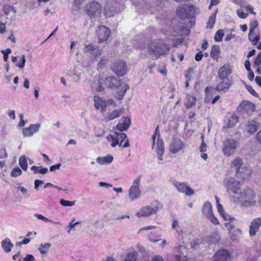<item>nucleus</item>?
Listing matches in <instances>:
<instances>
[{
	"label": "nucleus",
	"instance_id": "obj_42",
	"mask_svg": "<svg viewBox=\"0 0 261 261\" xmlns=\"http://www.w3.org/2000/svg\"><path fill=\"white\" fill-rule=\"evenodd\" d=\"M34 216L36 217L38 219L41 220L44 222H49L53 223H54L55 224H60L59 222H54L53 220L49 219L48 218L43 216V215L36 213L34 214Z\"/></svg>",
	"mask_w": 261,
	"mask_h": 261
},
{
	"label": "nucleus",
	"instance_id": "obj_63",
	"mask_svg": "<svg viewBox=\"0 0 261 261\" xmlns=\"http://www.w3.org/2000/svg\"><path fill=\"white\" fill-rule=\"evenodd\" d=\"M135 46L139 48L141 50H143L145 48L146 43L144 41L141 42L140 43H138L136 44H135Z\"/></svg>",
	"mask_w": 261,
	"mask_h": 261
},
{
	"label": "nucleus",
	"instance_id": "obj_22",
	"mask_svg": "<svg viewBox=\"0 0 261 261\" xmlns=\"http://www.w3.org/2000/svg\"><path fill=\"white\" fill-rule=\"evenodd\" d=\"M131 124L130 119L128 117H122L117 124L116 128L120 132L127 130Z\"/></svg>",
	"mask_w": 261,
	"mask_h": 261
},
{
	"label": "nucleus",
	"instance_id": "obj_64",
	"mask_svg": "<svg viewBox=\"0 0 261 261\" xmlns=\"http://www.w3.org/2000/svg\"><path fill=\"white\" fill-rule=\"evenodd\" d=\"M35 259L34 256L32 254H27L23 258V261H35Z\"/></svg>",
	"mask_w": 261,
	"mask_h": 261
},
{
	"label": "nucleus",
	"instance_id": "obj_26",
	"mask_svg": "<svg viewBox=\"0 0 261 261\" xmlns=\"http://www.w3.org/2000/svg\"><path fill=\"white\" fill-rule=\"evenodd\" d=\"M202 212L206 218L211 214H213L212 205L210 202L207 201L204 203L202 208Z\"/></svg>",
	"mask_w": 261,
	"mask_h": 261
},
{
	"label": "nucleus",
	"instance_id": "obj_7",
	"mask_svg": "<svg viewBox=\"0 0 261 261\" xmlns=\"http://www.w3.org/2000/svg\"><path fill=\"white\" fill-rule=\"evenodd\" d=\"M85 10L87 14L93 18L100 15L102 12V7L98 2L93 1L86 5Z\"/></svg>",
	"mask_w": 261,
	"mask_h": 261
},
{
	"label": "nucleus",
	"instance_id": "obj_62",
	"mask_svg": "<svg viewBox=\"0 0 261 261\" xmlns=\"http://www.w3.org/2000/svg\"><path fill=\"white\" fill-rule=\"evenodd\" d=\"M254 64L257 66L261 64V52H260L256 57L254 61Z\"/></svg>",
	"mask_w": 261,
	"mask_h": 261
},
{
	"label": "nucleus",
	"instance_id": "obj_10",
	"mask_svg": "<svg viewBox=\"0 0 261 261\" xmlns=\"http://www.w3.org/2000/svg\"><path fill=\"white\" fill-rule=\"evenodd\" d=\"M238 145V142L233 139H228L224 142L223 151L227 156L233 154Z\"/></svg>",
	"mask_w": 261,
	"mask_h": 261
},
{
	"label": "nucleus",
	"instance_id": "obj_17",
	"mask_svg": "<svg viewBox=\"0 0 261 261\" xmlns=\"http://www.w3.org/2000/svg\"><path fill=\"white\" fill-rule=\"evenodd\" d=\"M174 186L178 192L185 193L186 195H192L194 194V191L187 185L185 182L176 181Z\"/></svg>",
	"mask_w": 261,
	"mask_h": 261
},
{
	"label": "nucleus",
	"instance_id": "obj_1",
	"mask_svg": "<svg viewBox=\"0 0 261 261\" xmlns=\"http://www.w3.org/2000/svg\"><path fill=\"white\" fill-rule=\"evenodd\" d=\"M103 84L108 88H118L120 87V90L117 92L116 98L121 100L129 88L128 85L126 83H121L120 81L113 76L106 78L103 81Z\"/></svg>",
	"mask_w": 261,
	"mask_h": 261
},
{
	"label": "nucleus",
	"instance_id": "obj_24",
	"mask_svg": "<svg viewBox=\"0 0 261 261\" xmlns=\"http://www.w3.org/2000/svg\"><path fill=\"white\" fill-rule=\"evenodd\" d=\"M114 135L117 136V137H119V141L120 142L119 146L122 145V142L126 140L124 144L123 145V147H128L129 146V143L128 140L127 139V136L124 133H117L116 132H114Z\"/></svg>",
	"mask_w": 261,
	"mask_h": 261
},
{
	"label": "nucleus",
	"instance_id": "obj_21",
	"mask_svg": "<svg viewBox=\"0 0 261 261\" xmlns=\"http://www.w3.org/2000/svg\"><path fill=\"white\" fill-rule=\"evenodd\" d=\"M232 69L229 64H225L219 70L218 76L220 80H228V77L231 73Z\"/></svg>",
	"mask_w": 261,
	"mask_h": 261
},
{
	"label": "nucleus",
	"instance_id": "obj_35",
	"mask_svg": "<svg viewBox=\"0 0 261 261\" xmlns=\"http://www.w3.org/2000/svg\"><path fill=\"white\" fill-rule=\"evenodd\" d=\"M187 101L185 105L187 108H190L195 105L196 101V97L190 95H187L186 96Z\"/></svg>",
	"mask_w": 261,
	"mask_h": 261
},
{
	"label": "nucleus",
	"instance_id": "obj_25",
	"mask_svg": "<svg viewBox=\"0 0 261 261\" xmlns=\"http://www.w3.org/2000/svg\"><path fill=\"white\" fill-rule=\"evenodd\" d=\"M1 245L4 251L6 253L10 252L13 247V244L8 238H6L2 241Z\"/></svg>",
	"mask_w": 261,
	"mask_h": 261
},
{
	"label": "nucleus",
	"instance_id": "obj_55",
	"mask_svg": "<svg viewBox=\"0 0 261 261\" xmlns=\"http://www.w3.org/2000/svg\"><path fill=\"white\" fill-rule=\"evenodd\" d=\"M8 157V153L5 148L0 149V159H6Z\"/></svg>",
	"mask_w": 261,
	"mask_h": 261
},
{
	"label": "nucleus",
	"instance_id": "obj_58",
	"mask_svg": "<svg viewBox=\"0 0 261 261\" xmlns=\"http://www.w3.org/2000/svg\"><path fill=\"white\" fill-rule=\"evenodd\" d=\"M237 13L239 17L241 18H246L248 16V14L244 12L242 9L238 10Z\"/></svg>",
	"mask_w": 261,
	"mask_h": 261
},
{
	"label": "nucleus",
	"instance_id": "obj_46",
	"mask_svg": "<svg viewBox=\"0 0 261 261\" xmlns=\"http://www.w3.org/2000/svg\"><path fill=\"white\" fill-rule=\"evenodd\" d=\"M224 35V33L222 30H218L214 36L215 40L217 42L221 41L222 40Z\"/></svg>",
	"mask_w": 261,
	"mask_h": 261
},
{
	"label": "nucleus",
	"instance_id": "obj_52",
	"mask_svg": "<svg viewBox=\"0 0 261 261\" xmlns=\"http://www.w3.org/2000/svg\"><path fill=\"white\" fill-rule=\"evenodd\" d=\"M246 88L248 91V92L252 95L255 97L258 96V94L255 91V90L253 89L251 86L246 85Z\"/></svg>",
	"mask_w": 261,
	"mask_h": 261
},
{
	"label": "nucleus",
	"instance_id": "obj_31",
	"mask_svg": "<svg viewBox=\"0 0 261 261\" xmlns=\"http://www.w3.org/2000/svg\"><path fill=\"white\" fill-rule=\"evenodd\" d=\"M124 109L123 108L115 110L109 115L108 118L109 120H113L116 118L119 117L122 114L124 113Z\"/></svg>",
	"mask_w": 261,
	"mask_h": 261
},
{
	"label": "nucleus",
	"instance_id": "obj_60",
	"mask_svg": "<svg viewBox=\"0 0 261 261\" xmlns=\"http://www.w3.org/2000/svg\"><path fill=\"white\" fill-rule=\"evenodd\" d=\"M44 183V181L42 180L36 179L34 181V188L36 190L38 191L39 190V187L40 186L42 185Z\"/></svg>",
	"mask_w": 261,
	"mask_h": 261
},
{
	"label": "nucleus",
	"instance_id": "obj_9",
	"mask_svg": "<svg viewBox=\"0 0 261 261\" xmlns=\"http://www.w3.org/2000/svg\"><path fill=\"white\" fill-rule=\"evenodd\" d=\"M140 185V177H138L135 179L132 186L128 190L129 197L131 200H134L139 197L141 194L139 188Z\"/></svg>",
	"mask_w": 261,
	"mask_h": 261
},
{
	"label": "nucleus",
	"instance_id": "obj_40",
	"mask_svg": "<svg viewBox=\"0 0 261 261\" xmlns=\"http://www.w3.org/2000/svg\"><path fill=\"white\" fill-rule=\"evenodd\" d=\"M138 255V253L133 251L132 252L129 253L127 254V256L125 257V261H136V258Z\"/></svg>",
	"mask_w": 261,
	"mask_h": 261
},
{
	"label": "nucleus",
	"instance_id": "obj_12",
	"mask_svg": "<svg viewBox=\"0 0 261 261\" xmlns=\"http://www.w3.org/2000/svg\"><path fill=\"white\" fill-rule=\"evenodd\" d=\"M225 188L227 192L230 191L234 194H238L240 189V182L233 177H230L224 180Z\"/></svg>",
	"mask_w": 261,
	"mask_h": 261
},
{
	"label": "nucleus",
	"instance_id": "obj_29",
	"mask_svg": "<svg viewBox=\"0 0 261 261\" xmlns=\"http://www.w3.org/2000/svg\"><path fill=\"white\" fill-rule=\"evenodd\" d=\"M248 132L250 134L255 133L259 127V124L256 121L252 120L248 122Z\"/></svg>",
	"mask_w": 261,
	"mask_h": 261
},
{
	"label": "nucleus",
	"instance_id": "obj_13",
	"mask_svg": "<svg viewBox=\"0 0 261 261\" xmlns=\"http://www.w3.org/2000/svg\"><path fill=\"white\" fill-rule=\"evenodd\" d=\"M159 206L157 205H146L142 207L140 211L137 213L136 215L138 217H149L155 214L159 211Z\"/></svg>",
	"mask_w": 261,
	"mask_h": 261
},
{
	"label": "nucleus",
	"instance_id": "obj_15",
	"mask_svg": "<svg viewBox=\"0 0 261 261\" xmlns=\"http://www.w3.org/2000/svg\"><path fill=\"white\" fill-rule=\"evenodd\" d=\"M231 253L225 249L217 251L213 256V261H231Z\"/></svg>",
	"mask_w": 261,
	"mask_h": 261
},
{
	"label": "nucleus",
	"instance_id": "obj_47",
	"mask_svg": "<svg viewBox=\"0 0 261 261\" xmlns=\"http://www.w3.org/2000/svg\"><path fill=\"white\" fill-rule=\"evenodd\" d=\"M22 174V170L18 167H14L11 172V176L17 177Z\"/></svg>",
	"mask_w": 261,
	"mask_h": 261
},
{
	"label": "nucleus",
	"instance_id": "obj_51",
	"mask_svg": "<svg viewBox=\"0 0 261 261\" xmlns=\"http://www.w3.org/2000/svg\"><path fill=\"white\" fill-rule=\"evenodd\" d=\"M11 52V50L10 48H7L6 50H2L1 53L4 55V60L5 62H7L8 59V55L10 54Z\"/></svg>",
	"mask_w": 261,
	"mask_h": 261
},
{
	"label": "nucleus",
	"instance_id": "obj_43",
	"mask_svg": "<svg viewBox=\"0 0 261 261\" xmlns=\"http://www.w3.org/2000/svg\"><path fill=\"white\" fill-rule=\"evenodd\" d=\"M220 239V237L217 232L212 234L209 236L208 241L212 243H218Z\"/></svg>",
	"mask_w": 261,
	"mask_h": 261
},
{
	"label": "nucleus",
	"instance_id": "obj_37",
	"mask_svg": "<svg viewBox=\"0 0 261 261\" xmlns=\"http://www.w3.org/2000/svg\"><path fill=\"white\" fill-rule=\"evenodd\" d=\"M217 12V11H216V12L212 15H211L208 19V22L207 23L206 28L212 29L214 27V25L216 21V13Z\"/></svg>",
	"mask_w": 261,
	"mask_h": 261
},
{
	"label": "nucleus",
	"instance_id": "obj_39",
	"mask_svg": "<svg viewBox=\"0 0 261 261\" xmlns=\"http://www.w3.org/2000/svg\"><path fill=\"white\" fill-rule=\"evenodd\" d=\"M107 139L109 141L111 140L112 141L111 146L113 147H115L117 145L119 146L120 142L119 141V137H117L116 135L114 136L111 135H109L107 137Z\"/></svg>",
	"mask_w": 261,
	"mask_h": 261
},
{
	"label": "nucleus",
	"instance_id": "obj_53",
	"mask_svg": "<svg viewBox=\"0 0 261 261\" xmlns=\"http://www.w3.org/2000/svg\"><path fill=\"white\" fill-rule=\"evenodd\" d=\"M207 218L214 225H218L219 224V221L213 214L207 217Z\"/></svg>",
	"mask_w": 261,
	"mask_h": 261
},
{
	"label": "nucleus",
	"instance_id": "obj_57",
	"mask_svg": "<svg viewBox=\"0 0 261 261\" xmlns=\"http://www.w3.org/2000/svg\"><path fill=\"white\" fill-rule=\"evenodd\" d=\"M25 63V55H23L21 56V62L16 64V66L20 68H23L24 67Z\"/></svg>",
	"mask_w": 261,
	"mask_h": 261
},
{
	"label": "nucleus",
	"instance_id": "obj_45",
	"mask_svg": "<svg viewBox=\"0 0 261 261\" xmlns=\"http://www.w3.org/2000/svg\"><path fill=\"white\" fill-rule=\"evenodd\" d=\"M96 47L92 44L85 45V48L84 50L85 53H89L92 55V53L95 51Z\"/></svg>",
	"mask_w": 261,
	"mask_h": 261
},
{
	"label": "nucleus",
	"instance_id": "obj_61",
	"mask_svg": "<svg viewBox=\"0 0 261 261\" xmlns=\"http://www.w3.org/2000/svg\"><path fill=\"white\" fill-rule=\"evenodd\" d=\"M222 217L226 221L227 220H233L234 218L231 216L226 214L225 212L221 214Z\"/></svg>",
	"mask_w": 261,
	"mask_h": 261
},
{
	"label": "nucleus",
	"instance_id": "obj_5",
	"mask_svg": "<svg viewBox=\"0 0 261 261\" xmlns=\"http://www.w3.org/2000/svg\"><path fill=\"white\" fill-rule=\"evenodd\" d=\"M152 148L154 147L156 152L158 158L159 159V164H162L163 160V155L165 152L164 143L163 141L160 138L159 126L155 128L154 133L152 137Z\"/></svg>",
	"mask_w": 261,
	"mask_h": 261
},
{
	"label": "nucleus",
	"instance_id": "obj_2",
	"mask_svg": "<svg viewBox=\"0 0 261 261\" xmlns=\"http://www.w3.org/2000/svg\"><path fill=\"white\" fill-rule=\"evenodd\" d=\"M199 13V8L191 4L179 6L176 10V15L181 19L194 18Z\"/></svg>",
	"mask_w": 261,
	"mask_h": 261
},
{
	"label": "nucleus",
	"instance_id": "obj_44",
	"mask_svg": "<svg viewBox=\"0 0 261 261\" xmlns=\"http://www.w3.org/2000/svg\"><path fill=\"white\" fill-rule=\"evenodd\" d=\"M172 227L176 230L178 235H181L182 233L181 229L179 227L178 221L174 220L172 222Z\"/></svg>",
	"mask_w": 261,
	"mask_h": 261
},
{
	"label": "nucleus",
	"instance_id": "obj_19",
	"mask_svg": "<svg viewBox=\"0 0 261 261\" xmlns=\"http://www.w3.org/2000/svg\"><path fill=\"white\" fill-rule=\"evenodd\" d=\"M238 111L243 113L248 114L255 110V105L248 101H243L238 108Z\"/></svg>",
	"mask_w": 261,
	"mask_h": 261
},
{
	"label": "nucleus",
	"instance_id": "obj_18",
	"mask_svg": "<svg viewBox=\"0 0 261 261\" xmlns=\"http://www.w3.org/2000/svg\"><path fill=\"white\" fill-rule=\"evenodd\" d=\"M110 33V30L108 28L104 25L99 26L98 30L97 31V34L99 39L98 42L100 43L107 40L109 37Z\"/></svg>",
	"mask_w": 261,
	"mask_h": 261
},
{
	"label": "nucleus",
	"instance_id": "obj_8",
	"mask_svg": "<svg viewBox=\"0 0 261 261\" xmlns=\"http://www.w3.org/2000/svg\"><path fill=\"white\" fill-rule=\"evenodd\" d=\"M123 9V6L115 1H108L104 9V14L106 17L113 16L115 13L119 12Z\"/></svg>",
	"mask_w": 261,
	"mask_h": 261
},
{
	"label": "nucleus",
	"instance_id": "obj_6",
	"mask_svg": "<svg viewBox=\"0 0 261 261\" xmlns=\"http://www.w3.org/2000/svg\"><path fill=\"white\" fill-rule=\"evenodd\" d=\"M242 199L241 204L244 207H251L255 205L256 201L255 200V193L251 188L244 189L240 193Z\"/></svg>",
	"mask_w": 261,
	"mask_h": 261
},
{
	"label": "nucleus",
	"instance_id": "obj_56",
	"mask_svg": "<svg viewBox=\"0 0 261 261\" xmlns=\"http://www.w3.org/2000/svg\"><path fill=\"white\" fill-rule=\"evenodd\" d=\"M102 54L101 49H100L98 48H96L93 53H92V55H93L95 59L98 58Z\"/></svg>",
	"mask_w": 261,
	"mask_h": 261
},
{
	"label": "nucleus",
	"instance_id": "obj_20",
	"mask_svg": "<svg viewBox=\"0 0 261 261\" xmlns=\"http://www.w3.org/2000/svg\"><path fill=\"white\" fill-rule=\"evenodd\" d=\"M40 126V123L31 124L29 127L22 129L23 136L24 137H32L35 133L39 131Z\"/></svg>",
	"mask_w": 261,
	"mask_h": 261
},
{
	"label": "nucleus",
	"instance_id": "obj_36",
	"mask_svg": "<svg viewBox=\"0 0 261 261\" xmlns=\"http://www.w3.org/2000/svg\"><path fill=\"white\" fill-rule=\"evenodd\" d=\"M50 246L51 244L49 243H42L39 245L38 250L41 254H44L47 253Z\"/></svg>",
	"mask_w": 261,
	"mask_h": 261
},
{
	"label": "nucleus",
	"instance_id": "obj_3",
	"mask_svg": "<svg viewBox=\"0 0 261 261\" xmlns=\"http://www.w3.org/2000/svg\"><path fill=\"white\" fill-rule=\"evenodd\" d=\"M148 50L154 55L163 56L169 53L170 47L162 39H156L148 44Z\"/></svg>",
	"mask_w": 261,
	"mask_h": 261
},
{
	"label": "nucleus",
	"instance_id": "obj_32",
	"mask_svg": "<svg viewBox=\"0 0 261 261\" xmlns=\"http://www.w3.org/2000/svg\"><path fill=\"white\" fill-rule=\"evenodd\" d=\"M113 158L111 155H108L105 157H98L96 159V161L100 165L105 164L111 163L113 161Z\"/></svg>",
	"mask_w": 261,
	"mask_h": 261
},
{
	"label": "nucleus",
	"instance_id": "obj_48",
	"mask_svg": "<svg viewBox=\"0 0 261 261\" xmlns=\"http://www.w3.org/2000/svg\"><path fill=\"white\" fill-rule=\"evenodd\" d=\"M61 205L64 206H71L75 204L74 201H68L62 199L60 201Z\"/></svg>",
	"mask_w": 261,
	"mask_h": 261
},
{
	"label": "nucleus",
	"instance_id": "obj_38",
	"mask_svg": "<svg viewBox=\"0 0 261 261\" xmlns=\"http://www.w3.org/2000/svg\"><path fill=\"white\" fill-rule=\"evenodd\" d=\"M19 164L21 168L26 171L28 169V163L27 158L24 155H21L19 159Z\"/></svg>",
	"mask_w": 261,
	"mask_h": 261
},
{
	"label": "nucleus",
	"instance_id": "obj_27",
	"mask_svg": "<svg viewBox=\"0 0 261 261\" xmlns=\"http://www.w3.org/2000/svg\"><path fill=\"white\" fill-rule=\"evenodd\" d=\"M175 36H182V35H189L190 33V30L187 27L184 26H177L175 28Z\"/></svg>",
	"mask_w": 261,
	"mask_h": 261
},
{
	"label": "nucleus",
	"instance_id": "obj_28",
	"mask_svg": "<svg viewBox=\"0 0 261 261\" xmlns=\"http://www.w3.org/2000/svg\"><path fill=\"white\" fill-rule=\"evenodd\" d=\"M222 81L220 82L216 88V90L218 91H222L228 89L230 86L229 80H221Z\"/></svg>",
	"mask_w": 261,
	"mask_h": 261
},
{
	"label": "nucleus",
	"instance_id": "obj_34",
	"mask_svg": "<svg viewBox=\"0 0 261 261\" xmlns=\"http://www.w3.org/2000/svg\"><path fill=\"white\" fill-rule=\"evenodd\" d=\"M239 121V117L236 115H232L228 119V123L226 124L227 128L233 127Z\"/></svg>",
	"mask_w": 261,
	"mask_h": 261
},
{
	"label": "nucleus",
	"instance_id": "obj_49",
	"mask_svg": "<svg viewBox=\"0 0 261 261\" xmlns=\"http://www.w3.org/2000/svg\"><path fill=\"white\" fill-rule=\"evenodd\" d=\"M240 235L241 234V231L239 229H237L236 230H234L233 232H230V237L231 239L233 241L236 240L238 239L237 237V234Z\"/></svg>",
	"mask_w": 261,
	"mask_h": 261
},
{
	"label": "nucleus",
	"instance_id": "obj_16",
	"mask_svg": "<svg viewBox=\"0 0 261 261\" xmlns=\"http://www.w3.org/2000/svg\"><path fill=\"white\" fill-rule=\"evenodd\" d=\"M94 106L96 109H100L102 112L106 111L108 106L114 103L113 99H109L105 100L98 96H94Z\"/></svg>",
	"mask_w": 261,
	"mask_h": 261
},
{
	"label": "nucleus",
	"instance_id": "obj_54",
	"mask_svg": "<svg viewBox=\"0 0 261 261\" xmlns=\"http://www.w3.org/2000/svg\"><path fill=\"white\" fill-rule=\"evenodd\" d=\"M86 1V0H74V7L76 8L75 10H78L80 8L81 5Z\"/></svg>",
	"mask_w": 261,
	"mask_h": 261
},
{
	"label": "nucleus",
	"instance_id": "obj_30",
	"mask_svg": "<svg viewBox=\"0 0 261 261\" xmlns=\"http://www.w3.org/2000/svg\"><path fill=\"white\" fill-rule=\"evenodd\" d=\"M220 54V48L218 45H213L212 47L210 56L211 58L215 60H217Z\"/></svg>",
	"mask_w": 261,
	"mask_h": 261
},
{
	"label": "nucleus",
	"instance_id": "obj_4",
	"mask_svg": "<svg viewBox=\"0 0 261 261\" xmlns=\"http://www.w3.org/2000/svg\"><path fill=\"white\" fill-rule=\"evenodd\" d=\"M231 164L236 169V176L238 178L244 180L250 176L251 170L243 164L242 160L240 157L236 158Z\"/></svg>",
	"mask_w": 261,
	"mask_h": 261
},
{
	"label": "nucleus",
	"instance_id": "obj_23",
	"mask_svg": "<svg viewBox=\"0 0 261 261\" xmlns=\"http://www.w3.org/2000/svg\"><path fill=\"white\" fill-rule=\"evenodd\" d=\"M261 225V218L255 219L252 221L250 226L249 234L254 236Z\"/></svg>",
	"mask_w": 261,
	"mask_h": 261
},
{
	"label": "nucleus",
	"instance_id": "obj_59",
	"mask_svg": "<svg viewBox=\"0 0 261 261\" xmlns=\"http://www.w3.org/2000/svg\"><path fill=\"white\" fill-rule=\"evenodd\" d=\"M107 62L108 59L105 57H102L98 63V68H101L102 66L105 65L107 63Z\"/></svg>",
	"mask_w": 261,
	"mask_h": 261
},
{
	"label": "nucleus",
	"instance_id": "obj_33",
	"mask_svg": "<svg viewBox=\"0 0 261 261\" xmlns=\"http://www.w3.org/2000/svg\"><path fill=\"white\" fill-rule=\"evenodd\" d=\"M31 170L33 171L34 174L40 173L42 174H46L48 171V169L42 166H33L31 168Z\"/></svg>",
	"mask_w": 261,
	"mask_h": 261
},
{
	"label": "nucleus",
	"instance_id": "obj_11",
	"mask_svg": "<svg viewBox=\"0 0 261 261\" xmlns=\"http://www.w3.org/2000/svg\"><path fill=\"white\" fill-rule=\"evenodd\" d=\"M113 71L118 76H123L126 73L127 66L122 60L116 61L111 67Z\"/></svg>",
	"mask_w": 261,
	"mask_h": 261
},
{
	"label": "nucleus",
	"instance_id": "obj_50",
	"mask_svg": "<svg viewBox=\"0 0 261 261\" xmlns=\"http://www.w3.org/2000/svg\"><path fill=\"white\" fill-rule=\"evenodd\" d=\"M252 36H254V33L251 34L250 36L248 35L249 40L252 43L253 45H256L258 41L260 39V37L258 35H256L254 37V39H252Z\"/></svg>",
	"mask_w": 261,
	"mask_h": 261
},
{
	"label": "nucleus",
	"instance_id": "obj_14",
	"mask_svg": "<svg viewBox=\"0 0 261 261\" xmlns=\"http://www.w3.org/2000/svg\"><path fill=\"white\" fill-rule=\"evenodd\" d=\"M185 148V144L181 140L178 138H174L169 145V149L171 153L175 154L184 150Z\"/></svg>",
	"mask_w": 261,
	"mask_h": 261
},
{
	"label": "nucleus",
	"instance_id": "obj_41",
	"mask_svg": "<svg viewBox=\"0 0 261 261\" xmlns=\"http://www.w3.org/2000/svg\"><path fill=\"white\" fill-rule=\"evenodd\" d=\"M258 22L256 20H252L250 22L249 25V36H250L251 34L254 33V30L258 27Z\"/></svg>",
	"mask_w": 261,
	"mask_h": 261
}]
</instances>
